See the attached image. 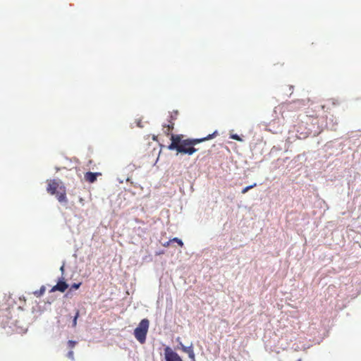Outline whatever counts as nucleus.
<instances>
[{"instance_id": "28", "label": "nucleus", "mask_w": 361, "mask_h": 361, "mask_svg": "<svg viewBox=\"0 0 361 361\" xmlns=\"http://www.w3.org/2000/svg\"><path fill=\"white\" fill-rule=\"evenodd\" d=\"M297 361H302L301 359H298Z\"/></svg>"}, {"instance_id": "25", "label": "nucleus", "mask_w": 361, "mask_h": 361, "mask_svg": "<svg viewBox=\"0 0 361 361\" xmlns=\"http://www.w3.org/2000/svg\"><path fill=\"white\" fill-rule=\"evenodd\" d=\"M27 331V329H25V330L23 331H18V333H25Z\"/></svg>"}, {"instance_id": "3", "label": "nucleus", "mask_w": 361, "mask_h": 361, "mask_svg": "<svg viewBox=\"0 0 361 361\" xmlns=\"http://www.w3.org/2000/svg\"><path fill=\"white\" fill-rule=\"evenodd\" d=\"M164 356L166 361H183L178 354L169 346L164 348Z\"/></svg>"}, {"instance_id": "20", "label": "nucleus", "mask_w": 361, "mask_h": 361, "mask_svg": "<svg viewBox=\"0 0 361 361\" xmlns=\"http://www.w3.org/2000/svg\"><path fill=\"white\" fill-rule=\"evenodd\" d=\"M173 114H171V118L172 120H174V119H176V116H177V114H178V111H174V112H173Z\"/></svg>"}, {"instance_id": "19", "label": "nucleus", "mask_w": 361, "mask_h": 361, "mask_svg": "<svg viewBox=\"0 0 361 361\" xmlns=\"http://www.w3.org/2000/svg\"><path fill=\"white\" fill-rule=\"evenodd\" d=\"M64 266H65V263L63 262L62 266L60 267V271L61 272V276H63V274H64Z\"/></svg>"}, {"instance_id": "10", "label": "nucleus", "mask_w": 361, "mask_h": 361, "mask_svg": "<svg viewBox=\"0 0 361 361\" xmlns=\"http://www.w3.org/2000/svg\"><path fill=\"white\" fill-rule=\"evenodd\" d=\"M182 147L179 146V145L176 144L174 142H171V144L169 145L168 149L170 150H174L176 149L178 152V149H181Z\"/></svg>"}, {"instance_id": "26", "label": "nucleus", "mask_w": 361, "mask_h": 361, "mask_svg": "<svg viewBox=\"0 0 361 361\" xmlns=\"http://www.w3.org/2000/svg\"><path fill=\"white\" fill-rule=\"evenodd\" d=\"M118 180L120 183H122L123 182V180L122 179H120V178H118Z\"/></svg>"}, {"instance_id": "21", "label": "nucleus", "mask_w": 361, "mask_h": 361, "mask_svg": "<svg viewBox=\"0 0 361 361\" xmlns=\"http://www.w3.org/2000/svg\"><path fill=\"white\" fill-rule=\"evenodd\" d=\"M68 357L71 359H73V351H69L68 353Z\"/></svg>"}, {"instance_id": "2", "label": "nucleus", "mask_w": 361, "mask_h": 361, "mask_svg": "<svg viewBox=\"0 0 361 361\" xmlns=\"http://www.w3.org/2000/svg\"><path fill=\"white\" fill-rule=\"evenodd\" d=\"M216 131H214L212 134L208 135L207 137H202V138H197V139H185L184 141H183V143L184 145H196L203 141L209 140L212 139L214 135L216 134Z\"/></svg>"}, {"instance_id": "5", "label": "nucleus", "mask_w": 361, "mask_h": 361, "mask_svg": "<svg viewBox=\"0 0 361 361\" xmlns=\"http://www.w3.org/2000/svg\"><path fill=\"white\" fill-rule=\"evenodd\" d=\"M61 181L59 180L53 179L48 183L47 190L51 195H54L59 186Z\"/></svg>"}, {"instance_id": "15", "label": "nucleus", "mask_w": 361, "mask_h": 361, "mask_svg": "<svg viewBox=\"0 0 361 361\" xmlns=\"http://www.w3.org/2000/svg\"><path fill=\"white\" fill-rule=\"evenodd\" d=\"M172 242H176L180 247L183 245V242L179 239L178 238H173L172 240H171Z\"/></svg>"}, {"instance_id": "18", "label": "nucleus", "mask_w": 361, "mask_h": 361, "mask_svg": "<svg viewBox=\"0 0 361 361\" xmlns=\"http://www.w3.org/2000/svg\"><path fill=\"white\" fill-rule=\"evenodd\" d=\"M76 342L75 341L70 340L68 342V345L69 348H73L75 345Z\"/></svg>"}, {"instance_id": "11", "label": "nucleus", "mask_w": 361, "mask_h": 361, "mask_svg": "<svg viewBox=\"0 0 361 361\" xmlns=\"http://www.w3.org/2000/svg\"><path fill=\"white\" fill-rule=\"evenodd\" d=\"M57 200H59V202H67V199H66V193L65 192H61L60 194H58L57 195Z\"/></svg>"}, {"instance_id": "13", "label": "nucleus", "mask_w": 361, "mask_h": 361, "mask_svg": "<svg viewBox=\"0 0 361 361\" xmlns=\"http://www.w3.org/2000/svg\"><path fill=\"white\" fill-rule=\"evenodd\" d=\"M79 317V310H77L76 312H75V316L73 317V322H72V326L73 327H75L76 325H77V320H78V318Z\"/></svg>"}, {"instance_id": "7", "label": "nucleus", "mask_w": 361, "mask_h": 361, "mask_svg": "<svg viewBox=\"0 0 361 361\" xmlns=\"http://www.w3.org/2000/svg\"><path fill=\"white\" fill-rule=\"evenodd\" d=\"M182 148L178 149V153L187 154L188 155H192L195 152H196L198 149L195 148L194 145H184L181 146Z\"/></svg>"}, {"instance_id": "23", "label": "nucleus", "mask_w": 361, "mask_h": 361, "mask_svg": "<svg viewBox=\"0 0 361 361\" xmlns=\"http://www.w3.org/2000/svg\"><path fill=\"white\" fill-rule=\"evenodd\" d=\"M167 128H169V130L173 129V123H172L171 125L170 124L167 125Z\"/></svg>"}, {"instance_id": "8", "label": "nucleus", "mask_w": 361, "mask_h": 361, "mask_svg": "<svg viewBox=\"0 0 361 361\" xmlns=\"http://www.w3.org/2000/svg\"><path fill=\"white\" fill-rule=\"evenodd\" d=\"M98 175H100V173L88 171V172L85 173V178L89 183H92L97 180Z\"/></svg>"}, {"instance_id": "16", "label": "nucleus", "mask_w": 361, "mask_h": 361, "mask_svg": "<svg viewBox=\"0 0 361 361\" xmlns=\"http://www.w3.org/2000/svg\"><path fill=\"white\" fill-rule=\"evenodd\" d=\"M230 138L237 140V141H242V139L237 134H233L230 136Z\"/></svg>"}, {"instance_id": "1", "label": "nucleus", "mask_w": 361, "mask_h": 361, "mask_svg": "<svg viewBox=\"0 0 361 361\" xmlns=\"http://www.w3.org/2000/svg\"><path fill=\"white\" fill-rule=\"evenodd\" d=\"M149 324V320L147 319H143L140 321L138 326L134 330L135 337L142 344L144 343L146 341Z\"/></svg>"}, {"instance_id": "6", "label": "nucleus", "mask_w": 361, "mask_h": 361, "mask_svg": "<svg viewBox=\"0 0 361 361\" xmlns=\"http://www.w3.org/2000/svg\"><path fill=\"white\" fill-rule=\"evenodd\" d=\"M180 345L183 351L188 355V357L191 359V360L195 361V356L192 345L191 344L189 346H185L182 343H180Z\"/></svg>"}, {"instance_id": "27", "label": "nucleus", "mask_w": 361, "mask_h": 361, "mask_svg": "<svg viewBox=\"0 0 361 361\" xmlns=\"http://www.w3.org/2000/svg\"><path fill=\"white\" fill-rule=\"evenodd\" d=\"M170 242H171V241L170 240V241L167 242L166 244H164V245H168Z\"/></svg>"}, {"instance_id": "9", "label": "nucleus", "mask_w": 361, "mask_h": 361, "mask_svg": "<svg viewBox=\"0 0 361 361\" xmlns=\"http://www.w3.org/2000/svg\"><path fill=\"white\" fill-rule=\"evenodd\" d=\"M171 140L172 142H174L176 144L179 145V146H183V141H184V140L181 139V135H172Z\"/></svg>"}, {"instance_id": "4", "label": "nucleus", "mask_w": 361, "mask_h": 361, "mask_svg": "<svg viewBox=\"0 0 361 361\" xmlns=\"http://www.w3.org/2000/svg\"><path fill=\"white\" fill-rule=\"evenodd\" d=\"M68 287V284L65 281L64 277L61 276L57 283L51 289V292H55V291H60L61 293H63Z\"/></svg>"}, {"instance_id": "24", "label": "nucleus", "mask_w": 361, "mask_h": 361, "mask_svg": "<svg viewBox=\"0 0 361 361\" xmlns=\"http://www.w3.org/2000/svg\"><path fill=\"white\" fill-rule=\"evenodd\" d=\"M137 125L138 127L140 128H142V126H141V121H138L137 123Z\"/></svg>"}, {"instance_id": "14", "label": "nucleus", "mask_w": 361, "mask_h": 361, "mask_svg": "<svg viewBox=\"0 0 361 361\" xmlns=\"http://www.w3.org/2000/svg\"><path fill=\"white\" fill-rule=\"evenodd\" d=\"M255 185H256V183H254V184H252V185H250L246 186L245 188H244L242 190V193H243V194L246 193L249 190H250L251 188H254Z\"/></svg>"}, {"instance_id": "17", "label": "nucleus", "mask_w": 361, "mask_h": 361, "mask_svg": "<svg viewBox=\"0 0 361 361\" xmlns=\"http://www.w3.org/2000/svg\"><path fill=\"white\" fill-rule=\"evenodd\" d=\"M80 285H81L80 283H75L71 285V289L77 290L80 286Z\"/></svg>"}, {"instance_id": "12", "label": "nucleus", "mask_w": 361, "mask_h": 361, "mask_svg": "<svg viewBox=\"0 0 361 361\" xmlns=\"http://www.w3.org/2000/svg\"><path fill=\"white\" fill-rule=\"evenodd\" d=\"M45 290H46L45 286H41L39 290L35 291L34 294L37 297H40L44 293Z\"/></svg>"}, {"instance_id": "22", "label": "nucleus", "mask_w": 361, "mask_h": 361, "mask_svg": "<svg viewBox=\"0 0 361 361\" xmlns=\"http://www.w3.org/2000/svg\"><path fill=\"white\" fill-rule=\"evenodd\" d=\"M128 168L130 169V170H134L135 169V166L134 164H130L128 166Z\"/></svg>"}]
</instances>
